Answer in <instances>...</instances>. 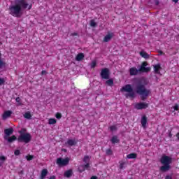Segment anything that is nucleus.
<instances>
[{"instance_id":"4","label":"nucleus","mask_w":179,"mask_h":179,"mask_svg":"<svg viewBox=\"0 0 179 179\" xmlns=\"http://www.w3.org/2000/svg\"><path fill=\"white\" fill-rule=\"evenodd\" d=\"M148 66V62H143L141 64V66L140 69L138 70L136 67H131L129 69V72L130 73V76H136L139 72H150L151 68L150 67H146Z\"/></svg>"},{"instance_id":"10","label":"nucleus","mask_w":179,"mask_h":179,"mask_svg":"<svg viewBox=\"0 0 179 179\" xmlns=\"http://www.w3.org/2000/svg\"><path fill=\"white\" fill-rule=\"evenodd\" d=\"M4 139H6V138L10 136L12 134H13V128L10 127L8 129H4Z\"/></svg>"},{"instance_id":"2","label":"nucleus","mask_w":179,"mask_h":179,"mask_svg":"<svg viewBox=\"0 0 179 179\" xmlns=\"http://www.w3.org/2000/svg\"><path fill=\"white\" fill-rule=\"evenodd\" d=\"M136 92L137 94L141 96V99L143 101H145V100L149 97L150 93H152V91L150 90L146 89L145 84L141 82L136 83Z\"/></svg>"},{"instance_id":"11","label":"nucleus","mask_w":179,"mask_h":179,"mask_svg":"<svg viewBox=\"0 0 179 179\" xmlns=\"http://www.w3.org/2000/svg\"><path fill=\"white\" fill-rule=\"evenodd\" d=\"M114 37V33H108L103 38V43H108Z\"/></svg>"},{"instance_id":"50","label":"nucleus","mask_w":179,"mask_h":179,"mask_svg":"<svg viewBox=\"0 0 179 179\" xmlns=\"http://www.w3.org/2000/svg\"><path fill=\"white\" fill-rule=\"evenodd\" d=\"M0 127H1V122H0Z\"/></svg>"},{"instance_id":"33","label":"nucleus","mask_w":179,"mask_h":179,"mask_svg":"<svg viewBox=\"0 0 179 179\" xmlns=\"http://www.w3.org/2000/svg\"><path fill=\"white\" fill-rule=\"evenodd\" d=\"M55 117L57 120H61L62 118V114L61 113H57Z\"/></svg>"},{"instance_id":"26","label":"nucleus","mask_w":179,"mask_h":179,"mask_svg":"<svg viewBox=\"0 0 179 179\" xmlns=\"http://www.w3.org/2000/svg\"><path fill=\"white\" fill-rule=\"evenodd\" d=\"M48 124L50 125H54V124H57V120L55 118H50L48 120Z\"/></svg>"},{"instance_id":"1","label":"nucleus","mask_w":179,"mask_h":179,"mask_svg":"<svg viewBox=\"0 0 179 179\" xmlns=\"http://www.w3.org/2000/svg\"><path fill=\"white\" fill-rule=\"evenodd\" d=\"M31 8H33V4L31 3H29L27 0H17L14 6L9 7L8 10L10 11V15H12V16L20 17L22 9L28 8V10H30Z\"/></svg>"},{"instance_id":"29","label":"nucleus","mask_w":179,"mask_h":179,"mask_svg":"<svg viewBox=\"0 0 179 179\" xmlns=\"http://www.w3.org/2000/svg\"><path fill=\"white\" fill-rule=\"evenodd\" d=\"M25 159H27V162H30L34 159V155H27L25 157Z\"/></svg>"},{"instance_id":"36","label":"nucleus","mask_w":179,"mask_h":179,"mask_svg":"<svg viewBox=\"0 0 179 179\" xmlns=\"http://www.w3.org/2000/svg\"><path fill=\"white\" fill-rule=\"evenodd\" d=\"M109 129L113 131H117V126L115 125H112L109 127Z\"/></svg>"},{"instance_id":"6","label":"nucleus","mask_w":179,"mask_h":179,"mask_svg":"<svg viewBox=\"0 0 179 179\" xmlns=\"http://www.w3.org/2000/svg\"><path fill=\"white\" fill-rule=\"evenodd\" d=\"M20 136L17 138L19 142H24V143H29L31 141V135L30 133H23V131H20Z\"/></svg>"},{"instance_id":"18","label":"nucleus","mask_w":179,"mask_h":179,"mask_svg":"<svg viewBox=\"0 0 179 179\" xmlns=\"http://www.w3.org/2000/svg\"><path fill=\"white\" fill-rule=\"evenodd\" d=\"M85 58V55L83 53H78L76 57V61H83Z\"/></svg>"},{"instance_id":"20","label":"nucleus","mask_w":179,"mask_h":179,"mask_svg":"<svg viewBox=\"0 0 179 179\" xmlns=\"http://www.w3.org/2000/svg\"><path fill=\"white\" fill-rule=\"evenodd\" d=\"M67 143L69 144V146H75L76 143H78V141L73 140V139H69L67 141Z\"/></svg>"},{"instance_id":"48","label":"nucleus","mask_w":179,"mask_h":179,"mask_svg":"<svg viewBox=\"0 0 179 179\" xmlns=\"http://www.w3.org/2000/svg\"><path fill=\"white\" fill-rule=\"evenodd\" d=\"M173 2H175V3H177V2H178V0H173Z\"/></svg>"},{"instance_id":"47","label":"nucleus","mask_w":179,"mask_h":179,"mask_svg":"<svg viewBox=\"0 0 179 179\" xmlns=\"http://www.w3.org/2000/svg\"><path fill=\"white\" fill-rule=\"evenodd\" d=\"M160 55H163V51H159Z\"/></svg>"},{"instance_id":"51","label":"nucleus","mask_w":179,"mask_h":179,"mask_svg":"<svg viewBox=\"0 0 179 179\" xmlns=\"http://www.w3.org/2000/svg\"><path fill=\"white\" fill-rule=\"evenodd\" d=\"M0 55H1V53H0Z\"/></svg>"},{"instance_id":"14","label":"nucleus","mask_w":179,"mask_h":179,"mask_svg":"<svg viewBox=\"0 0 179 179\" xmlns=\"http://www.w3.org/2000/svg\"><path fill=\"white\" fill-rule=\"evenodd\" d=\"M160 69H162V66H160V64L154 65L155 73H157V75H160Z\"/></svg>"},{"instance_id":"27","label":"nucleus","mask_w":179,"mask_h":179,"mask_svg":"<svg viewBox=\"0 0 179 179\" xmlns=\"http://www.w3.org/2000/svg\"><path fill=\"white\" fill-rule=\"evenodd\" d=\"M106 85H108V86H113V85H114V80L109 79V80H106Z\"/></svg>"},{"instance_id":"19","label":"nucleus","mask_w":179,"mask_h":179,"mask_svg":"<svg viewBox=\"0 0 179 179\" xmlns=\"http://www.w3.org/2000/svg\"><path fill=\"white\" fill-rule=\"evenodd\" d=\"M140 55H141V57H142L143 58H145V59H149L150 57L149 55V54H148L146 52H143V51L140 52Z\"/></svg>"},{"instance_id":"35","label":"nucleus","mask_w":179,"mask_h":179,"mask_svg":"<svg viewBox=\"0 0 179 179\" xmlns=\"http://www.w3.org/2000/svg\"><path fill=\"white\" fill-rule=\"evenodd\" d=\"M5 65H6V64L2 61V59L0 58V69L3 67L5 66Z\"/></svg>"},{"instance_id":"46","label":"nucleus","mask_w":179,"mask_h":179,"mask_svg":"<svg viewBox=\"0 0 179 179\" xmlns=\"http://www.w3.org/2000/svg\"><path fill=\"white\" fill-rule=\"evenodd\" d=\"M90 179H97V176H92L90 178Z\"/></svg>"},{"instance_id":"9","label":"nucleus","mask_w":179,"mask_h":179,"mask_svg":"<svg viewBox=\"0 0 179 179\" xmlns=\"http://www.w3.org/2000/svg\"><path fill=\"white\" fill-rule=\"evenodd\" d=\"M149 107V103L145 102H140L135 104V108L136 110H145Z\"/></svg>"},{"instance_id":"23","label":"nucleus","mask_w":179,"mask_h":179,"mask_svg":"<svg viewBox=\"0 0 179 179\" xmlns=\"http://www.w3.org/2000/svg\"><path fill=\"white\" fill-rule=\"evenodd\" d=\"M24 118H26V120H31V113L30 111L26 112L24 114Z\"/></svg>"},{"instance_id":"34","label":"nucleus","mask_w":179,"mask_h":179,"mask_svg":"<svg viewBox=\"0 0 179 179\" xmlns=\"http://www.w3.org/2000/svg\"><path fill=\"white\" fill-rule=\"evenodd\" d=\"M0 161L3 163L5 162H6V157L1 155L0 156Z\"/></svg>"},{"instance_id":"13","label":"nucleus","mask_w":179,"mask_h":179,"mask_svg":"<svg viewBox=\"0 0 179 179\" xmlns=\"http://www.w3.org/2000/svg\"><path fill=\"white\" fill-rule=\"evenodd\" d=\"M5 141H7V142H8V143H12V142H15V141L17 140V137H16V136L13 135L10 137H6V138H4Z\"/></svg>"},{"instance_id":"25","label":"nucleus","mask_w":179,"mask_h":179,"mask_svg":"<svg viewBox=\"0 0 179 179\" xmlns=\"http://www.w3.org/2000/svg\"><path fill=\"white\" fill-rule=\"evenodd\" d=\"M83 163H89L90 162V157L88 155H85L84 156L83 159Z\"/></svg>"},{"instance_id":"30","label":"nucleus","mask_w":179,"mask_h":179,"mask_svg":"<svg viewBox=\"0 0 179 179\" xmlns=\"http://www.w3.org/2000/svg\"><path fill=\"white\" fill-rule=\"evenodd\" d=\"M90 167V163H87L86 164L83 165V170L82 171H85V170H87V169H89Z\"/></svg>"},{"instance_id":"49","label":"nucleus","mask_w":179,"mask_h":179,"mask_svg":"<svg viewBox=\"0 0 179 179\" xmlns=\"http://www.w3.org/2000/svg\"><path fill=\"white\" fill-rule=\"evenodd\" d=\"M2 164H3V163L0 162V166H2Z\"/></svg>"},{"instance_id":"44","label":"nucleus","mask_w":179,"mask_h":179,"mask_svg":"<svg viewBox=\"0 0 179 179\" xmlns=\"http://www.w3.org/2000/svg\"><path fill=\"white\" fill-rule=\"evenodd\" d=\"M172 136H173V134H171V131H170L169 134V137L172 138Z\"/></svg>"},{"instance_id":"21","label":"nucleus","mask_w":179,"mask_h":179,"mask_svg":"<svg viewBox=\"0 0 179 179\" xmlns=\"http://www.w3.org/2000/svg\"><path fill=\"white\" fill-rule=\"evenodd\" d=\"M119 164H120L119 169L120 170H122V169H125V166H127V162L124 161H120Z\"/></svg>"},{"instance_id":"41","label":"nucleus","mask_w":179,"mask_h":179,"mask_svg":"<svg viewBox=\"0 0 179 179\" xmlns=\"http://www.w3.org/2000/svg\"><path fill=\"white\" fill-rule=\"evenodd\" d=\"M71 36H72V37H75V36H79V34H78V33H76V32H73V33H72V34H71Z\"/></svg>"},{"instance_id":"16","label":"nucleus","mask_w":179,"mask_h":179,"mask_svg":"<svg viewBox=\"0 0 179 179\" xmlns=\"http://www.w3.org/2000/svg\"><path fill=\"white\" fill-rule=\"evenodd\" d=\"M48 174V170L47 169H43L41 172V179H45Z\"/></svg>"},{"instance_id":"31","label":"nucleus","mask_w":179,"mask_h":179,"mask_svg":"<svg viewBox=\"0 0 179 179\" xmlns=\"http://www.w3.org/2000/svg\"><path fill=\"white\" fill-rule=\"evenodd\" d=\"M97 66V62L96 60H94L91 63V68H96V66Z\"/></svg>"},{"instance_id":"40","label":"nucleus","mask_w":179,"mask_h":179,"mask_svg":"<svg viewBox=\"0 0 179 179\" xmlns=\"http://www.w3.org/2000/svg\"><path fill=\"white\" fill-rule=\"evenodd\" d=\"M175 111H178V104H176L173 107Z\"/></svg>"},{"instance_id":"24","label":"nucleus","mask_w":179,"mask_h":179,"mask_svg":"<svg viewBox=\"0 0 179 179\" xmlns=\"http://www.w3.org/2000/svg\"><path fill=\"white\" fill-rule=\"evenodd\" d=\"M136 157H138V155L136 153H131L127 156V159H136Z\"/></svg>"},{"instance_id":"42","label":"nucleus","mask_w":179,"mask_h":179,"mask_svg":"<svg viewBox=\"0 0 179 179\" xmlns=\"http://www.w3.org/2000/svg\"><path fill=\"white\" fill-rule=\"evenodd\" d=\"M45 74H47V71H45V70H43L42 71H41V75H45Z\"/></svg>"},{"instance_id":"43","label":"nucleus","mask_w":179,"mask_h":179,"mask_svg":"<svg viewBox=\"0 0 179 179\" xmlns=\"http://www.w3.org/2000/svg\"><path fill=\"white\" fill-rule=\"evenodd\" d=\"M160 3V1H159V0H156L155 1V5H159Z\"/></svg>"},{"instance_id":"7","label":"nucleus","mask_w":179,"mask_h":179,"mask_svg":"<svg viewBox=\"0 0 179 179\" xmlns=\"http://www.w3.org/2000/svg\"><path fill=\"white\" fill-rule=\"evenodd\" d=\"M56 164L59 166V167H65V166H68L69 164V158L66 157L63 159L62 157H59L57 159Z\"/></svg>"},{"instance_id":"37","label":"nucleus","mask_w":179,"mask_h":179,"mask_svg":"<svg viewBox=\"0 0 179 179\" xmlns=\"http://www.w3.org/2000/svg\"><path fill=\"white\" fill-rule=\"evenodd\" d=\"M15 156H19L20 155V150H15L14 151Z\"/></svg>"},{"instance_id":"28","label":"nucleus","mask_w":179,"mask_h":179,"mask_svg":"<svg viewBox=\"0 0 179 179\" xmlns=\"http://www.w3.org/2000/svg\"><path fill=\"white\" fill-rule=\"evenodd\" d=\"M90 24L91 27H97V23H96V22H94V20H91L90 21Z\"/></svg>"},{"instance_id":"3","label":"nucleus","mask_w":179,"mask_h":179,"mask_svg":"<svg viewBox=\"0 0 179 179\" xmlns=\"http://www.w3.org/2000/svg\"><path fill=\"white\" fill-rule=\"evenodd\" d=\"M160 163L163 164L159 168L160 171H162V173H166V171H169L170 169H171V163H173V159L167 155H163L159 160Z\"/></svg>"},{"instance_id":"17","label":"nucleus","mask_w":179,"mask_h":179,"mask_svg":"<svg viewBox=\"0 0 179 179\" xmlns=\"http://www.w3.org/2000/svg\"><path fill=\"white\" fill-rule=\"evenodd\" d=\"M110 142L115 145V143H120V140L118 139V136H113L110 139Z\"/></svg>"},{"instance_id":"32","label":"nucleus","mask_w":179,"mask_h":179,"mask_svg":"<svg viewBox=\"0 0 179 179\" xmlns=\"http://www.w3.org/2000/svg\"><path fill=\"white\" fill-rule=\"evenodd\" d=\"M106 153L108 156H111V155H113V150H111L110 148L107 149Z\"/></svg>"},{"instance_id":"39","label":"nucleus","mask_w":179,"mask_h":179,"mask_svg":"<svg viewBox=\"0 0 179 179\" xmlns=\"http://www.w3.org/2000/svg\"><path fill=\"white\" fill-rule=\"evenodd\" d=\"M15 101H16V103H19V104H22V103H20V97H19V96H17L15 99Z\"/></svg>"},{"instance_id":"8","label":"nucleus","mask_w":179,"mask_h":179,"mask_svg":"<svg viewBox=\"0 0 179 179\" xmlns=\"http://www.w3.org/2000/svg\"><path fill=\"white\" fill-rule=\"evenodd\" d=\"M100 76L102 79H110V70L107 68L102 69Z\"/></svg>"},{"instance_id":"38","label":"nucleus","mask_w":179,"mask_h":179,"mask_svg":"<svg viewBox=\"0 0 179 179\" xmlns=\"http://www.w3.org/2000/svg\"><path fill=\"white\" fill-rule=\"evenodd\" d=\"M5 85V78H0V86Z\"/></svg>"},{"instance_id":"5","label":"nucleus","mask_w":179,"mask_h":179,"mask_svg":"<svg viewBox=\"0 0 179 179\" xmlns=\"http://www.w3.org/2000/svg\"><path fill=\"white\" fill-rule=\"evenodd\" d=\"M120 92H127L126 97H130L131 99H135V92L131 84H127L120 89Z\"/></svg>"},{"instance_id":"15","label":"nucleus","mask_w":179,"mask_h":179,"mask_svg":"<svg viewBox=\"0 0 179 179\" xmlns=\"http://www.w3.org/2000/svg\"><path fill=\"white\" fill-rule=\"evenodd\" d=\"M10 115H12V111L6 110L2 115V118L3 120H6V118H8V117H10Z\"/></svg>"},{"instance_id":"22","label":"nucleus","mask_w":179,"mask_h":179,"mask_svg":"<svg viewBox=\"0 0 179 179\" xmlns=\"http://www.w3.org/2000/svg\"><path fill=\"white\" fill-rule=\"evenodd\" d=\"M71 176H72V170L71 169H69L64 172V177L69 178V177H71Z\"/></svg>"},{"instance_id":"12","label":"nucleus","mask_w":179,"mask_h":179,"mask_svg":"<svg viewBox=\"0 0 179 179\" xmlns=\"http://www.w3.org/2000/svg\"><path fill=\"white\" fill-rule=\"evenodd\" d=\"M147 124H148V117H146V115H144L141 117V125L143 128H146Z\"/></svg>"},{"instance_id":"45","label":"nucleus","mask_w":179,"mask_h":179,"mask_svg":"<svg viewBox=\"0 0 179 179\" xmlns=\"http://www.w3.org/2000/svg\"><path fill=\"white\" fill-rule=\"evenodd\" d=\"M49 179H55V176H50Z\"/></svg>"}]
</instances>
